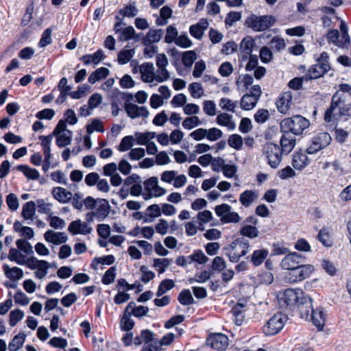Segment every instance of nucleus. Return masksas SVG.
<instances>
[{"label":"nucleus","instance_id":"774afa93","mask_svg":"<svg viewBox=\"0 0 351 351\" xmlns=\"http://www.w3.org/2000/svg\"><path fill=\"white\" fill-rule=\"evenodd\" d=\"M169 73L166 69V68H158L154 74V80H156L159 83L167 81L169 79Z\"/></svg>","mask_w":351,"mask_h":351},{"label":"nucleus","instance_id":"2f4dec72","mask_svg":"<svg viewBox=\"0 0 351 351\" xmlns=\"http://www.w3.org/2000/svg\"><path fill=\"white\" fill-rule=\"evenodd\" d=\"M109 74V70L106 67H100L90 73L88 77V82L93 84L97 81L105 79Z\"/></svg>","mask_w":351,"mask_h":351},{"label":"nucleus","instance_id":"4d7b16f0","mask_svg":"<svg viewBox=\"0 0 351 351\" xmlns=\"http://www.w3.org/2000/svg\"><path fill=\"white\" fill-rule=\"evenodd\" d=\"M134 138L132 136H125L121 139V141L119 145V150L120 152H126L131 149L134 145Z\"/></svg>","mask_w":351,"mask_h":351},{"label":"nucleus","instance_id":"4be33fe9","mask_svg":"<svg viewBox=\"0 0 351 351\" xmlns=\"http://www.w3.org/2000/svg\"><path fill=\"white\" fill-rule=\"evenodd\" d=\"M292 165L298 170H302L308 165V158L302 152H295L292 156Z\"/></svg>","mask_w":351,"mask_h":351},{"label":"nucleus","instance_id":"a18cd8bd","mask_svg":"<svg viewBox=\"0 0 351 351\" xmlns=\"http://www.w3.org/2000/svg\"><path fill=\"white\" fill-rule=\"evenodd\" d=\"M42 265H49V263L46 261H40L34 256L27 258L25 260V257L23 256V265H26L32 269H37Z\"/></svg>","mask_w":351,"mask_h":351},{"label":"nucleus","instance_id":"13d9d810","mask_svg":"<svg viewBox=\"0 0 351 351\" xmlns=\"http://www.w3.org/2000/svg\"><path fill=\"white\" fill-rule=\"evenodd\" d=\"M94 131L99 132H103L104 131L102 122L97 119H94L90 124L86 125V132L88 134H90Z\"/></svg>","mask_w":351,"mask_h":351},{"label":"nucleus","instance_id":"c9c22d12","mask_svg":"<svg viewBox=\"0 0 351 351\" xmlns=\"http://www.w3.org/2000/svg\"><path fill=\"white\" fill-rule=\"evenodd\" d=\"M138 10L136 8L134 2L125 5L122 9H120L118 12V14L122 17L128 18L134 17L138 14Z\"/></svg>","mask_w":351,"mask_h":351},{"label":"nucleus","instance_id":"603ef678","mask_svg":"<svg viewBox=\"0 0 351 351\" xmlns=\"http://www.w3.org/2000/svg\"><path fill=\"white\" fill-rule=\"evenodd\" d=\"M166 32L165 42L167 44L175 43L178 37L177 29L173 25H169L167 27Z\"/></svg>","mask_w":351,"mask_h":351},{"label":"nucleus","instance_id":"4c0bfd02","mask_svg":"<svg viewBox=\"0 0 351 351\" xmlns=\"http://www.w3.org/2000/svg\"><path fill=\"white\" fill-rule=\"evenodd\" d=\"M175 286V283L172 280L165 279L160 283L157 291L156 295L157 297H160L167 291L173 289Z\"/></svg>","mask_w":351,"mask_h":351},{"label":"nucleus","instance_id":"49530a36","mask_svg":"<svg viewBox=\"0 0 351 351\" xmlns=\"http://www.w3.org/2000/svg\"><path fill=\"white\" fill-rule=\"evenodd\" d=\"M171 263V260L169 258H154V267L159 274H162L165 271Z\"/></svg>","mask_w":351,"mask_h":351},{"label":"nucleus","instance_id":"3c124183","mask_svg":"<svg viewBox=\"0 0 351 351\" xmlns=\"http://www.w3.org/2000/svg\"><path fill=\"white\" fill-rule=\"evenodd\" d=\"M36 204L33 201L23 205V219H32L35 215Z\"/></svg>","mask_w":351,"mask_h":351},{"label":"nucleus","instance_id":"423d86ee","mask_svg":"<svg viewBox=\"0 0 351 351\" xmlns=\"http://www.w3.org/2000/svg\"><path fill=\"white\" fill-rule=\"evenodd\" d=\"M316 62L317 63L312 65L304 75L305 81L319 78L330 70L329 56L327 52H322Z\"/></svg>","mask_w":351,"mask_h":351},{"label":"nucleus","instance_id":"6e6552de","mask_svg":"<svg viewBox=\"0 0 351 351\" xmlns=\"http://www.w3.org/2000/svg\"><path fill=\"white\" fill-rule=\"evenodd\" d=\"M315 271V267L306 263L301 264L292 271H289L286 278L291 283L302 282L308 278Z\"/></svg>","mask_w":351,"mask_h":351},{"label":"nucleus","instance_id":"20e7f679","mask_svg":"<svg viewBox=\"0 0 351 351\" xmlns=\"http://www.w3.org/2000/svg\"><path fill=\"white\" fill-rule=\"evenodd\" d=\"M84 206L87 210H93L98 221H103L110 214L111 206L106 199H95L91 196L85 198Z\"/></svg>","mask_w":351,"mask_h":351},{"label":"nucleus","instance_id":"72a5a7b5","mask_svg":"<svg viewBox=\"0 0 351 351\" xmlns=\"http://www.w3.org/2000/svg\"><path fill=\"white\" fill-rule=\"evenodd\" d=\"M258 102L253 96L246 93L244 95L240 101V106L244 110H250L255 107Z\"/></svg>","mask_w":351,"mask_h":351},{"label":"nucleus","instance_id":"aec40b11","mask_svg":"<svg viewBox=\"0 0 351 351\" xmlns=\"http://www.w3.org/2000/svg\"><path fill=\"white\" fill-rule=\"evenodd\" d=\"M292 103V96L291 92H285L280 95L276 102L278 110L280 113L285 114Z\"/></svg>","mask_w":351,"mask_h":351},{"label":"nucleus","instance_id":"ddd939ff","mask_svg":"<svg viewBox=\"0 0 351 351\" xmlns=\"http://www.w3.org/2000/svg\"><path fill=\"white\" fill-rule=\"evenodd\" d=\"M303 291L300 289H287L284 291L282 300L287 308L294 309Z\"/></svg>","mask_w":351,"mask_h":351},{"label":"nucleus","instance_id":"338daca9","mask_svg":"<svg viewBox=\"0 0 351 351\" xmlns=\"http://www.w3.org/2000/svg\"><path fill=\"white\" fill-rule=\"evenodd\" d=\"M199 117L193 116L186 118L182 122V126L186 130H191L200 124Z\"/></svg>","mask_w":351,"mask_h":351},{"label":"nucleus","instance_id":"5701e85b","mask_svg":"<svg viewBox=\"0 0 351 351\" xmlns=\"http://www.w3.org/2000/svg\"><path fill=\"white\" fill-rule=\"evenodd\" d=\"M258 198V193L256 191L245 190L240 194L239 202L245 208L250 207Z\"/></svg>","mask_w":351,"mask_h":351},{"label":"nucleus","instance_id":"b1692460","mask_svg":"<svg viewBox=\"0 0 351 351\" xmlns=\"http://www.w3.org/2000/svg\"><path fill=\"white\" fill-rule=\"evenodd\" d=\"M154 64L145 62L140 67L142 80L145 82H152L154 80Z\"/></svg>","mask_w":351,"mask_h":351},{"label":"nucleus","instance_id":"a878e982","mask_svg":"<svg viewBox=\"0 0 351 351\" xmlns=\"http://www.w3.org/2000/svg\"><path fill=\"white\" fill-rule=\"evenodd\" d=\"M125 311L134 317H141L147 314L149 308L144 306H136L135 302H130L125 308Z\"/></svg>","mask_w":351,"mask_h":351},{"label":"nucleus","instance_id":"5fc2aeb1","mask_svg":"<svg viewBox=\"0 0 351 351\" xmlns=\"http://www.w3.org/2000/svg\"><path fill=\"white\" fill-rule=\"evenodd\" d=\"M326 38L329 43H332L339 47H343L342 42L339 39V33L337 29H330L327 33Z\"/></svg>","mask_w":351,"mask_h":351},{"label":"nucleus","instance_id":"4468645a","mask_svg":"<svg viewBox=\"0 0 351 351\" xmlns=\"http://www.w3.org/2000/svg\"><path fill=\"white\" fill-rule=\"evenodd\" d=\"M207 343L215 350L224 351L228 346V338L224 334L215 333L209 336Z\"/></svg>","mask_w":351,"mask_h":351},{"label":"nucleus","instance_id":"ea45409f","mask_svg":"<svg viewBox=\"0 0 351 351\" xmlns=\"http://www.w3.org/2000/svg\"><path fill=\"white\" fill-rule=\"evenodd\" d=\"M179 302L184 306L193 304L195 301L189 289H183L178 297Z\"/></svg>","mask_w":351,"mask_h":351},{"label":"nucleus","instance_id":"bf43d9fd","mask_svg":"<svg viewBox=\"0 0 351 351\" xmlns=\"http://www.w3.org/2000/svg\"><path fill=\"white\" fill-rule=\"evenodd\" d=\"M116 277V268L111 267L104 274L101 282L104 285H110L114 281Z\"/></svg>","mask_w":351,"mask_h":351},{"label":"nucleus","instance_id":"9d476101","mask_svg":"<svg viewBox=\"0 0 351 351\" xmlns=\"http://www.w3.org/2000/svg\"><path fill=\"white\" fill-rule=\"evenodd\" d=\"M331 141L332 138L328 132L317 133L312 137L306 152L308 154H314L329 145Z\"/></svg>","mask_w":351,"mask_h":351},{"label":"nucleus","instance_id":"c03bdc74","mask_svg":"<svg viewBox=\"0 0 351 351\" xmlns=\"http://www.w3.org/2000/svg\"><path fill=\"white\" fill-rule=\"evenodd\" d=\"M131 315L129 312L125 311L124 314L121 320V328L122 330L130 331L134 325V322L131 319Z\"/></svg>","mask_w":351,"mask_h":351},{"label":"nucleus","instance_id":"864d4df0","mask_svg":"<svg viewBox=\"0 0 351 351\" xmlns=\"http://www.w3.org/2000/svg\"><path fill=\"white\" fill-rule=\"evenodd\" d=\"M137 38V36H135V30L132 26H128L121 30L119 36L120 41H128L132 38Z\"/></svg>","mask_w":351,"mask_h":351},{"label":"nucleus","instance_id":"9b49d317","mask_svg":"<svg viewBox=\"0 0 351 351\" xmlns=\"http://www.w3.org/2000/svg\"><path fill=\"white\" fill-rule=\"evenodd\" d=\"M304 263H306L305 256L294 252L285 255L280 262V267L283 269L292 271Z\"/></svg>","mask_w":351,"mask_h":351},{"label":"nucleus","instance_id":"0eeeda50","mask_svg":"<svg viewBox=\"0 0 351 351\" xmlns=\"http://www.w3.org/2000/svg\"><path fill=\"white\" fill-rule=\"evenodd\" d=\"M263 155L268 165L272 169H277L285 155L280 146L274 143H267L263 147Z\"/></svg>","mask_w":351,"mask_h":351},{"label":"nucleus","instance_id":"412c9836","mask_svg":"<svg viewBox=\"0 0 351 351\" xmlns=\"http://www.w3.org/2000/svg\"><path fill=\"white\" fill-rule=\"evenodd\" d=\"M46 241L52 243L54 245H60L65 243L68 237L64 232H56L53 230H49L44 234Z\"/></svg>","mask_w":351,"mask_h":351},{"label":"nucleus","instance_id":"e433bc0d","mask_svg":"<svg viewBox=\"0 0 351 351\" xmlns=\"http://www.w3.org/2000/svg\"><path fill=\"white\" fill-rule=\"evenodd\" d=\"M238 104V101H234L229 98L223 97L219 100V106L223 110L234 112Z\"/></svg>","mask_w":351,"mask_h":351},{"label":"nucleus","instance_id":"58836bf2","mask_svg":"<svg viewBox=\"0 0 351 351\" xmlns=\"http://www.w3.org/2000/svg\"><path fill=\"white\" fill-rule=\"evenodd\" d=\"M259 231L256 227L251 225H244L240 230V234L243 237L250 239H255L258 236Z\"/></svg>","mask_w":351,"mask_h":351},{"label":"nucleus","instance_id":"7c9ffc66","mask_svg":"<svg viewBox=\"0 0 351 351\" xmlns=\"http://www.w3.org/2000/svg\"><path fill=\"white\" fill-rule=\"evenodd\" d=\"M104 58V51L101 49H99L95 51L93 54H86L83 56L80 60L83 61L86 65L93 63L97 64L100 61Z\"/></svg>","mask_w":351,"mask_h":351},{"label":"nucleus","instance_id":"f704fd0d","mask_svg":"<svg viewBox=\"0 0 351 351\" xmlns=\"http://www.w3.org/2000/svg\"><path fill=\"white\" fill-rule=\"evenodd\" d=\"M52 137L53 134L39 136V139L41 141V146L43 147L44 156L47 160L51 158L50 145L52 141Z\"/></svg>","mask_w":351,"mask_h":351},{"label":"nucleus","instance_id":"6ab92c4d","mask_svg":"<svg viewBox=\"0 0 351 351\" xmlns=\"http://www.w3.org/2000/svg\"><path fill=\"white\" fill-rule=\"evenodd\" d=\"M280 144V149L285 155L289 154L295 145V138L289 132H282Z\"/></svg>","mask_w":351,"mask_h":351},{"label":"nucleus","instance_id":"8fccbe9b","mask_svg":"<svg viewBox=\"0 0 351 351\" xmlns=\"http://www.w3.org/2000/svg\"><path fill=\"white\" fill-rule=\"evenodd\" d=\"M228 145L237 150L241 149L243 140L241 136L237 134H231L228 139Z\"/></svg>","mask_w":351,"mask_h":351},{"label":"nucleus","instance_id":"37998d69","mask_svg":"<svg viewBox=\"0 0 351 351\" xmlns=\"http://www.w3.org/2000/svg\"><path fill=\"white\" fill-rule=\"evenodd\" d=\"M156 136V133L154 132H147L145 133H135V137L136 138V143L138 145H147L149 143V140L154 138Z\"/></svg>","mask_w":351,"mask_h":351},{"label":"nucleus","instance_id":"09e8293b","mask_svg":"<svg viewBox=\"0 0 351 351\" xmlns=\"http://www.w3.org/2000/svg\"><path fill=\"white\" fill-rule=\"evenodd\" d=\"M117 287L119 290L120 289H125L126 291H131L134 289H138L139 291L142 290V285L139 282L136 281L134 284L130 285L124 278H120L118 280Z\"/></svg>","mask_w":351,"mask_h":351},{"label":"nucleus","instance_id":"393cba45","mask_svg":"<svg viewBox=\"0 0 351 351\" xmlns=\"http://www.w3.org/2000/svg\"><path fill=\"white\" fill-rule=\"evenodd\" d=\"M269 254V251L267 249L256 250L253 252L250 258V262L254 266H260L265 260Z\"/></svg>","mask_w":351,"mask_h":351},{"label":"nucleus","instance_id":"39448f33","mask_svg":"<svg viewBox=\"0 0 351 351\" xmlns=\"http://www.w3.org/2000/svg\"><path fill=\"white\" fill-rule=\"evenodd\" d=\"M276 23V18L272 15L257 16L254 14L247 16L244 25L256 32L265 31L272 27Z\"/></svg>","mask_w":351,"mask_h":351},{"label":"nucleus","instance_id":"f03ea898","mask_svg":"<svg viewBox=\"0 0 351 351\" xmlns=\"http://www.w3.org/2000/svg\"><path fill=\"white\" fill-rule=\"evenodd\" d=\"M310 125L308 119L301 115L284 119L280 123L281 132H289L293 136L300 135Z\"/></svg>","mask_w":351,"mask_h":351},{"label":"nucleus","instance_id":"a19ab883","mask_svg":"<svg viewBox=\"0 0 351 351\" xmlns=\"http://www.w3.org/2000/svg\"><path fill=\"white\" fill-rule=\"evenodd\" d=\"M146 216L151 218L150 219H145V222H151L154 218L158 217L161 215V208L158 204H152L147 208Z\"/></svg>","mask_w":351,"mask_h":351},{"label":"nucleus","instance_id":"c85d7f7f","mask_svg":"<svg viewBox=\"0 0 351 351\" xmlns=\"http://www.w3.org/2000/svg\"><path fill=\"white\" fill-rule=\"evenodd\" d=\"M163 35V31L161 29H150L146 36L143 39V43L145 45H151L158 42Z\"/></svg>","mask_w":351,"mask_h":351},{"label":"nucleus","instance_id":"6e6d98bb","mask_svg":"<svg viewBox=\"0 0 351 351\" xmlns=\"http://www.w3.org/2000/svg\"><path fill=\"white\" fill-rule=\"evenodd\" d=\"M189 90L193 98H199L204 95V89L198 82H193L189 84Z\"/></svg>","mask_w":351,"mask_h":351},{"label":"nucleus","instance_id":"2eb2a0df","mask_svg":"<svg viewBox=\"0 0 351 351\" xmlns=\"http://www.w3.org/2000/svg\"><path fill=\"white\" fill-rule=\"evenodd\" d=\"M124 108L128 116L131 119L147 118L149 115V110L145 106H138L132 103H125Z\"/></svg>","mask_w":351,"mask_h":351},{"label":"nucleus","instance_id":"dca6fc26","mask_svg":"<svg viewBox=\"0 0 351 351\" xmlns=\"http://www.w3.org/2000/svg\"><path fill=\"white\" fill-rule=\"evenodd\" d=\"M255 45V41L251 36H246L242 39L239 45V58L241 61L245 62L247 60L253 51Z\"/></svg>","mask_w":351,"mask_h":351},{"label":"nucleus","instance_id":"bb28decb","mask_svg":"<svg viewBox=\"0 0 351 351\" xmlns=\"http://www.w3.org/2000/svg\"><path fill=\"white\" fill-rule=\"evenodd\" d=\"M53 197L61 203H66L72 198V193L62 187H55L52 190Z\"/></svg>","mask_w":351,"mask_h":351},{"label":"nucleus","instance_id":"052dcab7","mask_svg":"<svg viewBox=\"0 0 351 351\" xmlns=\"http://www.w3.org/2000/svg\"><path fill=\"white\" fill-rule=\"evenodd\" d=\"M317 239L326 247H330L332 245V241L330 239L328 232L326 228H322L319 230Z\"/></svg>","mask_w":351,"mask_h":351},{"label":"nucleus","instance_id":"e2e57ef3","mask_svg":"<svg viewBox=\"0 0 351 351\" xmlns=\"http://www.w3.org/2000/svg\"><path fill=\"white\" fill-rule=\"evenodd\" d=\"M70 201L74 208L81 210L83 206H84L85 199H83V195L82 194L76 193L74 195L72 194V198Z\"/></svg>","mask_w":351,"mask_h":351},{"label":"nucleus","instance_id":"cd10ccee","mask_svg":"<svg viewBox=\"0 0 351 351\" xmlns=\"http://www.w3.org/2000/svg\"><path fill=\"white\" fill-rule=\"evenodd\" d=\"M16 244L18 249L10 248L8 258L11 261H15L17 264L22 265V238L19 239Z\"/></svg>","mask_w":351,"mask_h":351},{"label":"nucleus","instance_id":"69168bd1","mask_svg":"<svg viewBox=\"0 0 351 351\" xmlns=\"http://www.w3.org/2000/svg\"><path fill=\"white\" fill-rule=\"evenodd\" d=\"M51 32L52 31L50 28H47L43 32L41 38L38 43L40 47H45L51 43Z\"/></svg>","mask_w":351,"mask_h":351},{"label":"nucleus","instance_id":"0e129e2a","mask_svg":"<svg viewBox=\"0 0 351 351\" xmlns=\"http://www.w3.org/2000/svg\"><path fill=\"white\" fill-rule=\"evenodd\" d=\"M196 59V53L193 51H187L182 54V62L186 67H191L195 60Z\"/></svg>","mask_w":351,"mask_h":351},{"label":"nucleus","instance_id":"f257e3e1","mask_svg":"<svg viewBox=\"0 0 351 351\" xmlns=\"http://www.w3.org/2000/svg\"><path fill=\"white\" fill-rule=\"evenodd\" d=\"M346 93L351 97V86L348 84H341L337 90L332 97L330 106L324 114V121L327 123L344 118L341 114V107L348 106L346 102L348 97Z\"/></svg>","mask_w":351,"mask_h":351},{"label":"nucleus","instance_id":"680f3d73","mask_svg":"<svg viewBox=\"0 0 351 351\" xmlns=\"http://www.w3.org/2000/svg\"><path fill=\"white\" fill-rule=\"evenodd\" d=\"M241 19V13L240 12L231 11L225 19V24L226 26L232 27L234 23L240 21Z\"/></svg>","mask_w":351,"mask_h":351},{"label":"nucleus","instance_id":"a211bd4d","mask_svg":"<svg viewBox=\"0 0 351 351\" xmlns=\"http://www.w3.org/2000/svg\"><path fill=\"white\" fill-rule=\"evenodd\" d=\"M309 319L318 330H323L326 322V313L322 307L313 308L310 312Z\"/></svg>","mask_w":351,"mask_h":351},{"label":"nucleus","instance_id":"de8ad7c7","mask_svg":"<svg viewBox=\"0 0 351 351\" xmlns=\"http://www.w3.org/2000/svg\"><path fill=\"white\" fill-rule=\"evenodd\" d=\"M134 53L135 51L134 49L121 50L118 54V62L120 64H125L128 63L134 56Z\"/></svg>","mask_w":351,"mask_h":351},{"label":"nucleus","instance_id":"79ce46f5","mask_svg":"<svg viewBox=\"0 0 351 351\" xmlns=\"http://www.w3.org/2000/svg\"><path fill=\"white\" fill-rule=\"evenodd\" d=\"M56 136V145L59 147H65L71 143V132L66 131V132L58 134Z\"/></svg>","mask_w":351,"mask_h":351},{"label":"nucleus","instance_id":"473e14b6","mask_svg":"<svg viewBox=\"0 0 351 351\" xmlns=\"http://www.w3.org/2000/svg\"><path fill=\"white\" fill-rule=\"evenodd\" d=\"M3 269L6 277L12 281H16L22 278V269L19 267H14L10 268L8 265L5 264L3 266Z\"/></svg>","mask_w":351,"mask_h":351},{"label":"nucleus","instance_id":"1a4fd4ad","mask_svg":"<svg viewBox=\"0 0 351 351\" xmlns=\"http://www.w3.org/2000/svg\"><path fill=\"white\" fill-rule=\"evenodd\" d=\"M287 317L282 313L274 315L263 327V332L267 336H272L278 333L283 328Z\"/></svg>","mask_w":351,"mask_h":351},{"label":"nucleus","instance_id":"c756f323","mask_svg":"<svg viewBox=\"0 0 351 351\" xmlns=\"http://www.w3.org/2000/svg\"><path fill=\"white\" fill-rule=\"evenodd\" d=\"M232 119V115L223 112L218 114L216 121L218 125L227 127L229 130H234L236 128V124Z\"/></svg>","mask_w":351,"mask_h":351},{"label":"nucleus","instance_id":"f8f14e48","mask_svg":"<svg viewBox=\"0 0 351 351\" xmlns=\"http://www.w3.org/2000/svg\"><path fill=\"white\" fill-rule=\"evenodd\" d=\"M295 307L299 310L302 318L309 319L310 312L313 309V300L303 292Z\"/></svg>","mask_w":351,"mask_h":351},{"label":"nucleus","instance_id":"7ed1b4c3","mask_svg":"<svg viewBox=\"0 0 351 351\" xmlns=\"http://www.w3.org/2000/svg\"><path fill=\"white\" fill-rule=\"evenodd\" d=\"M250 247L249 241L244 237H240L233 241L223 250V254L228 257L230 262L238 263L241 257L247 254Z\"/></svg>","mask_w":351,"mask_h":351},{"label":"nucleus","instance_id":"f3484780","mask_svg":"<svg viewBox=\"0 0 351 351\" xmlns=\"http://www.w3.org/2000/svg\"><path fill=\"white\" fill-rule=\"evenodd\" d=\"M68 230L72 235L90 234L93 228L86 223L82 222L80 219L73 221L70 223Z\"/></svg>","mask_w":351,"mask_h":351}]
</instances>
